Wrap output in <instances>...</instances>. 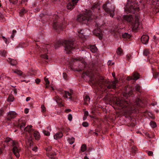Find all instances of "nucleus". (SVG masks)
Segmentation results:
<instances>
[{"mask_svg":"<svg viewBox=\"0 0 159 159\" xmlns=\"http://www.w3.org/2000/svg\"><path fill=\"white\" fill-rule=\"evenodd\" d=\"M61 45L65 47V50L68 54L70 53L71 51L76 47L74 40H58L54 44L56 48Z\"/></svg>","mask_w":159,"mask_h":159,"instance_id":"f257e3e1","label":"nucleus"},{"mask_svg":"<svg viewBox=\"0 0 159 159\" xmlns=\"http://www.w3.org/2000/svg\"><path fill=\"white\" fill-rule=\"evenodd\" d=\"M92 12L90 10L87 11L84 13L79 16L77 20L79 22L82 24H87L88 22L92 19H94L93 17Z\"/></svg>","mask_w":159,"mask_h":159,"instance_id":"f03ea898","label":"nucleus"},{"mask_svg":"<svg viewBox=\"0 0 159 159\" xmlns=\"http://www.w3.org/2000/svg\"><path fill=\"white\" fill-rule=\"evenodd\" d=\"M104 79H100L98 82V84L100 85L101 87H104L105 89H115L116 88V84L118 83L117 80H115L111 82L109 81L107 82H104Z\"/></svg>","mask_w":159,"mask_h":159,"instance_id":"7ed1b4c3","label":"nucleus"},{"mask_svg":"<svg viewBox=\"0 0 159 159\" xmlns=\"http://www.w3.org/2000/svg\"><path fill=\"white\" fill-rule=\"evenodd\" d=\"M135 20L134 23L133 22V18L131 15L124 16H123L124 19L128 22H129L132 25L134 29L138 28L139 25V16L138 15H136L135 16Z\"/></svg>","mask_w":159,"mask_h":159,"instance_id":"20e7f679","label":"nucleus"},{"mask_svg":"<svg viewBox=\"0 0 159 159\" xmlns=\"http://www.w3.org/2000/svg\"><path fill=\"white\" fill-rule=\"evenodd\" d=\"M102 8L106 12L109 13L110 16L113 17L115 15L114 7L109 1H107L103 5Z\"/></svg>","mask_w":159,"mask_h":159,"instance_id":"39448f33","label":"nucleus"},{"mask_svg":"<svg viewBox=\"0 0 159 159\" xmlns=\"http://www.w3.org/2000/svg\"><path fill=\"white\" fill-rule=\"evenodd\" d=\"M115 103L116 105L120 107V109L126 108L128 111H129L133 110L131 108V106L127 101L120 100L119 99L117 98Z\"/></svg>","mask_w":159,"mask_h":159,"instance_id":"423d86ee","label":"nucleus"},{"mask_svg":"<svg viewBox=\"0 0 159 159\" xmlns=\"http://www.w3.org/2000/svg\"><path fill=\"white\" fill-rule=\"evenodd\" d=\"M78 36L79 37L82 39H87L88 38L89 35L88 34L89 33V31L87 29L83 30H81L78 31Z\"/></svg>","mask_w":159,"mask_h":159,"instance_id":"0eeeda50","label":"nucleus"},{"mask_svg":"<svg viewBox=\"0 0 159 159\" xmlns=\"http://www.w3.org/2000/svg\"><path fill=\"white\" fill-rule=\"evenodd\" d=\"M56 18L57 20V21L56 20H54L53 21V27L54 29L56 30H57L58 29H61L62 28H63V26L62 25H61V24L59 23L58 22V16L56 15L54 16Z\"/></svg>","mask_w":159,"mask_h":159,"instance_id":"6e6552de","label":"nucleus"},{"mask_svg":"<svg viewBox=\"0 0 159 159\" xmlns=\"http://www.w3.org/2000/svg\"><path fill=\"white\" fill-rule=\"evenodd\" d=\"M17 115V114L15 111H9L8 113L6 118L7 122L10 121L11 119L14 118Z\"/></svg>","mask_w":159,"mask_h":159,"instance_id":"1a4fd4ad","label":"nucleus"},{"mask_svg":"<svg viewBox=\"0 0 159 159\" xmlns=\"http://www.w3.org/2000/svg\"><path fill=\"white\" fill-rule=\"evenodd\" d=\"M79 0H69V2L67 6V9L72 10L73 9L75 6L76 5Z\"/></svg>","mask_w":159,"mask_h":159,"instance_id":"9d476101","label":"nucleus"},{"mask_svg":"<svg viewBox=\"0 0 159 159\" xmlns=\"http://www.w3.org/2000/svg\"><path fill=\"white\" fill-rule=\"evenodd\" d=\"M126 10L129 13H134L135 11L139 10V8L138 7H135L134 5H131L129 7L127 6L126 7Z\"/></svg>","mask_w":159,"mask_h":159,"instance_id":"9b49d317","label":"nucleus"},{"mask_svg":"<svg viewBox=\"0 0 159 159\" xmlns=\"http://www.w3.org/2000/svg\"><path fill=\"white\" fill-rule=\"evenodd\" d=\"M100 30L99 28L95 29L93 31V33L94 35L98 36L100 39H102V35Z\"/></svg>","mask_w":159,"mask_h":159,"instance_id":"f8f14e48","label":"nucleus"},{"mask_svg":"<svg viewBox=\"0 0 159 159\" xmlns=\"http://www.w3.org/2000/svg\"><path fill=\"white\" fill-rule=\"evenodd\" d=\"M20 150L18 148L17 146H14L12 149V151L14 154L15 155L16 157L18 158L20 157L19 152Z\"/></svg>","mask_w":159,"mask_h":159,"instance_id":"ddd939ff","label":"nucleus"},{"mask_svg":"<svg viewBox=\"0 0 159 159\" xmlns=\"http://www.w3.org/2000/svg\"><path fill=\"white\" fill-rule=\"evenodd\" d=\"M32 126L31 125L27 126L26 127L24 128V131H27L31 135H32V132L34 130L32 128Z\"/></svg>","mask_w":159,"mask_h":159,"instance_id":"4468645a","label":"nucleus"},{"mask_svg":"<svg viewBox=\"0 0 159 159\" xmlns=\"http://www.w3.org/2000/svg\"><path fill=\"white\" fill-rule=\"evenodd\" d=\"M55 100L59 107H62L64 106V105L62 102V99L60 98L58 96H56L55 97Z\"/></svg>","mask_w":159,"mask_h":159,"instance_id":"2eb2a0df","label":"nucleus"},{"mask_svg":"<svg viewBox=\"0 0 159 159\" xmlns=\"http://www.w3.org/2000/svg\"><path fill=\"white\" fill-rule=\"evenodd\" d=\"M135 104L139 107H142L144 106V104L143 103L142 100L139 98H138L136 100Z\"/></svg>","mask_w":159,"mask_h":159,"instance_id":"dca6fc26","label":"nucleus"},{"mask_svg":"<svg viewBox=\"0 0 159 159\" xmlns=\"http://www.w3.org/2000/svg\"><path fill=\"white\" fill-rule=\"evenodd\" d=\"M32 133L36 140H38L40 139V136L38 131H34Z\"/></svg>","mask_w":159,"mask_h":159,"instance_id":"f3484780","label":"nucleus"},{"mask_svg":"<svg viewBox=\"0 0 159 159\" xmlns=\"http://www.w3.org/2000/svg\"><path fill=\"white\" fill-rule=\"evenodd\" d=\"M132 76L133 77V80H136L139 79L140 75L137 71H134L133 73Z\"/></svg>","mask_w":159,"mask_h":159,"instance_id":"a211bd4d","label":"nucleus"},{"mask_svg":"<svg viewBox=\"0 0 159 159\" xmlns=\"http://www.w3.org/2000/svg\"><path fill=\"white\" fill-rule=\"evenodd\" d=\"M63 136V134L61 132H58L54 136V139H57L61 138Z\"/></svg>","mask_w":159,"mask_h":159,"instance_id":"6ab92c4d","label":"nucleus"},{"mask_svg":"<svg viewBox=\"0 0 159 159\" xmlns=\"http://www.w3.org/2000/svg\"><path fill=\"white\" fill-rule=\"evenodd\" d=\"M25 121L20 122V120H19V123L17 125V126L19 127L20 129L21 130L22 128H24L25 125Z\"/></svg>","mask_w":159,"mask_h":159,"instance_id":"aec40b11","label":"nucleus"},{"mask_svg":"<svg viewBox=\"0 0 159 159\" xmlns=\"http://www.w3.org/2000/svg\"><path fill=\"white\" fill-rule=\"evenodd\" d=\"M98 49L95 45H90V50L93 53L96 52Z\"/></svg>","mask_w":159,"mask_h":159,"instance_id":"412c9836","label":"nucleus"},{"mask_svg":"<svg viewBox=\"0 0 159 159\" xmlns=\"http://www.w3.org/2000/svg\"><path fill=\"white\" fill-rule=\"evenodd\" d=\"M122 37L125 39H129L131 37V35L128 33H125L122 35Z\"/></svg>","mask_w":159,"mask_h":159,"instance_id":"4be33fe9","label":"nucleus"},{"mask_svg":"<svg viewBox=\"0 0 159 159\" xmlns=\"http://www.w3.org/2000/svg\"><path fill=\"white\" fill-rule=\"evenodd\" d=\"M90 99V98L89 96L88 95H86L84 99V104H88V103L89 102Z\"/></svg>","mask_w":159,"mask_h":159,"instance_id":"5701e85b","label":"nucleus"},{"mask_svg":"<svg viewBox=\"0 0 159 159\" xmlns=\"http://www.w3.org/2000/svg\"><path fill=\"white\" fill-rule=\"evenodd\" d=\"M27 10L25 8H22L20 10L19 12L20 15V16H22L25 14L27 12Z\"/></svg>","mask_w":159,"mask_h":159,"instance_id":"b1692460","label":"nucleus"},{"mask_svg":"<svg viewBox=\"0 0 159 159\" xmlns=\"http://www.w3.org/2000/svg\"><path fill=\"white\" fill-rule=\"evenodd\" d=\"M123 50L120 47L118 48L116 52L118 55H121L123 53Z\"/></svg>","mask_w":159,"mask_h":159,"instance_id":"393cba45","label":"nucleus"},{"mask_svg":"<svg viewBox=\"0 0 159 159\" xmlns=\"http://www.w3.org/2000/svg\"><path fill=\"white\" fill-rule=\"evenodd\" d=\"M73 94V93H70L68 91H65V94L64 95L63 97L65 98H67V95L69 96H70Z\"/></svg>","mask_w":159,"mask_h":159,"instance_id":"a878e982","label":"nucleus"},{"mask_svg":"<svg viewBox=\"0 0 159 159\" xmlns=\"http://www.w3.org/2000/svg\"><path fill=\"white\" fill-rule=\"evenodd\" d=\"M87 149L86 145L85 144H83L82 145L81 147V152H84Z\"/></svg>","mask_w":159,"mask_h":159,"instance_id":"bb28decb","label":"nucleus"},{"mask_svg":"<svg viewBox=\"0 0 159 159\" xmlns=\"http://www.w3.org/2000/svg\"><path fill=\"white\" fill-rule=\"evenodd\" d=\"M14 97L12 95H9V96L7 101L8 102H12L13 101Z\"/></svg>","mask_w":159,"mask_h":159,"instance_id":"cd10ccee","label":"nucleus"},{"mask_svg":"<svg viewBox=\"0 0 159 159\" xmlns=\"http://www.w3.org/2000/svg\"><path fill=\"white\" fill-rule=\"evenodd\" d=\"M150 53L149 50L148 49H144L143 52V55L147 56H148Z\"/></svg>","mask_w":159,"mask_h":159,"instance_id":"c85d7f7f","label":"nucleus"},{"mask_svg":"<svg viewBox=\"0 0 159 159\" xmlns=\"http://www.w3.org/2000/svg\"><path fill=\"white\" fill-rule=\"evenodd\" d=\"M138 151V149L135 146H133L131 148V152L132 153H136V152Z\"/></svg>","mask_w":159,"mask_h":159,"instance_id":"c756f323","label":"nucleus"},{"mask_svg":"<svg viewBox=\"0 0 159 159\" xmlns=\"http://www.w3.org/2000/svg\"><path fill=\"white\" fill-rule=\"evenodd\" d=\"M14 72L19 76H21L23 74V72L20 70H16L14 71Z\"/></svg>","mask_w":159,"mask_h":159,"instance_id":"7c9ffc66","label":"nucleus"},{"mask_svg":"<svg viewBox=\"0 0 159 159\" xmlns=\"http://www.w3.org/2000/svg\"><path fill=\"white\" fill-rule=\"evenodd\" d=\"M7 52L5 50H0V55L2 56L5 57L6 55Z\"/></svg>","mask_w":159,"mask_h":159,"instance_id":"2f4dec72","label":"nucleus"},{"mask_svg":"<svg viewBox=\"0 0 159 159\" xmlns=\"http://www.w3.org/2000/svg\"><path fill=\"white\" fill-rule=\"evenodd\" d=\"M149 37L147 35H143L141 37V40H149Z\"/></svg>","mask_w":159,"mask_h":159,"instance_id":"473e14b6","label":"nucleus"},{"mask_svg":"<svg viewBox=\"0 0 159 159\" xmlns=\"http://www.w3.org/2000/svg\"><path fill=\"white\" fill-rule=\"evenodd\" d=\"M150 125L151 127L153 128H155L157 127V124L155 122L152 121L150 122Z\"/></svg>","mask_w":159,"mask_h":159,"instance_id":"72a5a7b5","label":"nucleus"},{"mask_svg":"<svg viewBox=\"0 0 159 159\" xmlns=\"http://www.w3.org/2000/svg\"><path fill=\"white\" fill-rule=\"evenodd\" d=\"M68 142L70 144H72L74 143L75 141V138L74 137H72L70 139H68Z\"/></svg>","mask_w":159,"mask_h":159,"instance_id":"f704fd0d","label":"nucleus"},{"mask_svg":"<svg viewBox=\"0 0 159 159\" xmlns=\"http://www.w3.org/2000/svg\"><path fill=\"white\" fill-rule=\"evenodd\" d=\"M135 89L136 91L140 92L141 89L140 86L139 85H137L135 87Z\"/></svg>","mask_w":159,"mask_h":159,"instance_id":"c9c22d12","label":"nucleus"},{"mask_svg":"<svg viewBox=\"0 0 159 159\" xmlns=\"http://www.w3.org/2000/svg\"><path fill=\"white\" fill-rule=\"evenodd\" d=\"M41 57L42 58H44L46 60L48 59V55L46 54L41 55Z\"/></svg>","mask_w":159,"mask_h":159,"instance_id":"e433bc0d","label":"nucleus"},{"mask_svg":"<svg viewBox=\"0 0 159 159\" xmlns=\"http://www.w3.org/2000/svg\"><path fill=\"white\" fill-rule=\"evenodd\" d=\"M41 111L43 113L45 112L46 111V108L44 105H42L41 106Z\"/></svg>","mask_w":159,"mask_h":159,"instance_id":"4c0bfd02","label":"nucleus"},{"mask_svg":"<svg viewBox=\"0 0 159 159\" xmlns=\"http://www.w3.org/2000/svg\"><path fill=\"white\" fill-rule=\"evenodd\" d=\"M11 140H12L11 138L7 137L6 138L4 142L7 143L9 142Z\"/></svg>","mask_w":159,"mask_h":159,"instance_id":"58836bf2","label":"nucleus"},{"mask_svg":"<svg viewBox=\"0 0 159 159\" xmlns=\"http://www.w3.org/2000/svg\"><path fill=\"white\" fill-rule=\"evenodd\" d=\"M43 132L45 135L47 136L50 135V133L48 131H47L44 130L43 131Z\"/></svg>","mask_w":159,"mask_h":159,"instance_id":"ea45409f","label":"nucleus"},{"mask_svg":"<svg viewBox=\"0 0 159 159\" xmlns=\"http://www.w3.org/2000/svg\"><path fill=\"white\" fill-rule=\"evenodd\" d=\"M12 141V146L14 147L15 146H17V147H18V143L15 141Z\"/></svg>","mask_w":159,"mask_h":159,"instance_id":"a19ab883","label":"nucleus"},{"mask_svg":"<svg viewBox=\"0 0 159 159\" xmlns=\"http://www.w3.org/2000/svg\"><path fill=\"white\" fill-rule=\"evenodd\" d=\"M61 130L64 132H68L70 131V129L67 128H61Z\"/></svg>","mask_w":159,"mask_h":159,"instance_id":"79ce46f5","label":"nucleus"},{"mask_svg":"<svg viewBox=\"0 0 159 159\" xmlns=\"http://www.w3.org/2000/svg\"><path fill=\"white\" fill-rule=\"evenodd\" d=\"M159 75V73L157 72H155L153 74V76L155 78H156L158 77Z\"/></svg>","mask_w":159,"mask_h":159,"instance_id":"37998d69","label":"nucleus"},{"mask_svg":"<svg viewBox=\"0 0 159 159\" xmlns=\"http://www.w3.org/2000/svg\"><path fill=\"white\" fill-rule=\"evenodd\" d=\"M44 80L46 82V84L49 85V84H50L49 81L48 80V78H46V77H44Z\"/></svg>","mask_w":159,"mask_h":159,"instance_id":"c03bdc74","label":"nucleus"},{"mask_svg":"<svg viewBox=\"0 0 159 159\" xmlns=\"http://www.w3.org/2000/svg\"><path fill=\"white\" fill-rule=\"evenodd\" d=\"M0 20L2 21H4L5 20V19L3 17V15L0 12Z\"/></svg>","mask_w":159,"mask_h":159,"instance_id":"a18cd8bd","label":"nucleus"},{"mask_svg":"<svg viewBox=\"0 0 159 159\" xmlns=\"http://www.w3.org/2000/svg\"><path fill=\"white\" fill-rule=\"evenodd\" d=\"M82 125L84 127H87L88 126L89 124L87 122H84L82 123Z\"/></svg>","mask_w":159,"mask_h":159,"instance_id":"49530a36","label":"nucleus"},{"mask_svg":"<svg viewBox=\"0 0 159 159\" xmlns=\"http://www.w3.org/2000/svg\"><path fill=\"white\" fill-rule=\"evenodd\" d=\"M148 154L149 156H152L153 152L151 151H147Z\"/></svg>","mask_w":159,"mask_h":159,"instance_id":"de8ad7c7","label":"nucleus"},{"mask_svg":"<svg viewBox=\"0 0 159 159\" xmlns=\"http://www.w3.org/2000/svg\"><path fill=\"white\" fill-rule=\"evenodd\" d=\"M11 3L15 4L17 3L18 0H9Z\"/></svg>","mask_w":159,"mask_h":159,"instance_id":"09e8293b","label":"nucleus"},{"mask_svg":"<svg viewBox=\"0 0 159 159\" xmlns=\"http://www.w3.org/2000/svg\"><path fill=\"white\" fill-rule=\"evenodd\" d=\"M126 57L127 58V60L129 61L131 57V55L130 54H128L127 55Z\"/></svg>","mask_w":159,"mask_h":159,"instance_id":"8fccbe9b","label":"nucleus"},{"mask_svg":"<svg viewBox=\"0 0 159 159\" xmlns=\"http://www.w3.org/2000/svg\"><path fill=\"white\" fill-rule=\"evenodd\" d=\"M133 93L132 90L131 89L127 93V94L128 96H130Z\"/></svg>","mask_w":159,"mask_h":159,"instance_id":"3c124183","label":"nucleus"},{"mask_svg":"<svg viewBox=\"0 0 159 159\" xmlns=\"http://www.w3.org/2000/svg\"><path fill=\"white\" fill-rule=\"evenodd\" d=\"M141 41L143 44H146L148 43V40H141Z\"/></svg>","mask_w":159,"mask_h":159,"instance_id":"603ef678","label":"nucleus"},{"mask_svg":"<svg viewBox=\"0 0 159 159\" xmlns=\"http://www.w3.org/2000/svg\"><path fill=\"white\" fill-rule=\"evenodd\" d=\"M40 80L39 79H36L35 80V82L37 84H39L40 82Z\"/></svg>","mask_w":159,"mask_h":159,"instance_id":"864d4df0","label":"nucleus"},{"mask_svg":"<svg viewBox=\"0 0 159 159\" xmlns=\"http://www.w3.org/2000/svg\"><path fill=\"white\" fill-rule=\"evenodd\" d=\"M72 115L70 114H69L68 116V120L70 121H71L72 120Z\"/></svg>","mask_w":159,"mask_h":159,"instance_id":"5fc2aeb1","label":"nucleus"},{"mask_svg":"<svg viewBox=\"0 0 159 159\" xmlns=\"http://www.w3.org/2000/svg\"><path fill=\"white\" fill-rule=\"evenodd\" d=\"M127 80H133V77H132V76H128L127 78Z\"/></svg>","mask_w":159,"mask_h":159,"instance_id":"6e6d98bb","label":"nucleus"},{"mask_svg":"<svg viewBox=\"0 0 159 159\" xmlns=\"http://www.w3.org/2000/svg\"><path fill=\"white\" fill-rule=\"evenodd\" d=\"M67 76V75L66 73H63V77L65 79H66Z\"/></svg>","mask_w":159,"mask_h":159,"instance_id":"4d7b16f0","label":"nucleus"},{"mask_svg":"<svg viewBox=\"0 0 159 159\" xmlns=\"http://www.w3.org/2000/svg\"><path fill=\"white\" fill-rule=\"evenodd\" d=\"M112 75L113 77H114V78L115 80H117L116 78V77L115 73L114 72H113L112 73Z\"/></svg>","mask_w":159,"mask_h":159,"instance_id":"13d9d810","label":"nucleus"},{"mask_svg":"<svg viewBox=\"0 0 159 159\" xmlns=\"http://www.w3.org/2000/svg\"><path fill=\"white\" fill-rule=\"evenodd\" d=\"M71 111V110L70 109H66L65 110V111L66 113H68V112Z\"/></svg>","mask_w":159,"mask_h":159,"instance_id":"bf43d9fd","label":"nucleus"},{"mask_svg":"<svg viewBox=\"0 0 159 159\" xmlns=\"http://www.w3.org/2000/svg\"><path fill=\"white\" fill-rule=\"evenodd\" d=\"M88 112L87 111H86L84 112V115L85 116H88Z\"/></svg>","mask_w":159,"mask_h":159,"instance_id":"052dcab7","label":"nucleus"},{"mask_svg":"<svg viewBox=\"0 0 159 159\" xmlns=\"http://www.w3.org/2000/svg\"><path fill=\"white\" fill-rule=\"evenodd\" d=\"M24 112L25 114H27L29 112V110L27 108H26L25 109Z\"/></svg>","mask_w":159,"mask_h":159,"instance_id":"680f3d73","label":"nucleus"},{"mask_svg":"<svg viewBox=\"0 0 159 159\" xmlns=\"http://www.w3.org/2000/svg\"><path fill=\"white\" fill-rule=\"evenodd\" d=\"M3 112H4V111L3 110H0V116H2V114Z\"/></svg>","mask_w":159,"mask_h":159,"instance_id":"e2e57ef3","label":"nucleus"},{"mask_svg":"<svg viewBox=\"0 0 159 159\" xmlns=\"http://www.w3.org/2000/svg\"><path fill=\"white\" fill-rule=\"evenodd\" d=\"M50 156L51 157H50L49 158H50L51 159H56V158L54 156H52L51 155Z\"/></svg>","mask_w":159,"mask_h":159,"instance_id":"0e129e2a","label":"nucleus"},{"mask_svg":"<svg viewBox=\"0 0 159 159\" xmlns=\"http://www.w3.org/2000/svg\"><path fill=\"white\" fill-rule=\"evenodd\" d=\"M30 99H31L30 97H28L26 98V101H28L30 100Z\"/></svg>","mask_w":159,"mask_h":159,"instance_id":"69168bd1","label":"nucleus"},{"mask_svg":"<svg viewBox=\"0 0 159 159\" xmlns=\"http://www.w3.org/2000/svg\"><path fill=\"white\" fill-rule=\"evenodd\" d=\"M15 35V34H13L12 33V34L11 35V39H13Z\"/></svg>","mask_w":159,"mask_h":159,"instance_id":"338daca9","label":"nucleus"},{"mask_svg":"<svg viewBox=\"0 0 159 159\" xmlns=\"http://www.w3.org/2000/svg\"><path fill=\"white\" fill-rule=\"evenodd\" d=\"M13 91L14 93H15V94H16L17 92V90L16 89H14L13 90Z\"/></svg>","mask_w":159,"mask_h":159,"instance_id":"774afa93","label":"nucleus"}]
</instances>
